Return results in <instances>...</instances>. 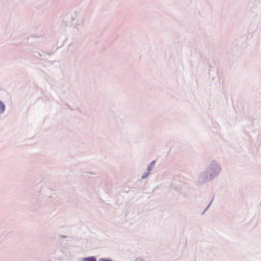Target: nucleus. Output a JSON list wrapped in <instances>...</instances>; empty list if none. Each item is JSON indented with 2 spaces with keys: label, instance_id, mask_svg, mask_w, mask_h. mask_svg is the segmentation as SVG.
<instances>
[{
  "label": "nucleus",
  "instance_id": "nucleus-1",
  "mask_svg": "<svg viewBox=\"0 0 261 261\" xmlns=\"http://www.w3.org/2000/svg\"><path fill=\"white\" fill-rule=\"evenodd\" d=\"M5 106L4 104L0 101V114L5 111Z\"/></svg>",
  "mask_w": 261,
  "mask_h": 261
},
{
  "label": "nucleus",
  "instance_id": "nucleus-2",
  "mask_svg": "<svg viewBox=\"0 0 261 261\" xmlns=\"http://www.w3.org/2000/svg\"><path fill=\"white\" fill-rule=\"evenodd\" d=\"M83 261H96V259L93 257L84 258L83 259Z\"/></svg>",
  "mask_w": 261,
  "mask_h": 261
},
{
  "label": "nucleus",
  "instance_id": "nucleus-3",
  "mask_svg": "<svg viewBox=\"0 0 261 261\" xmlns=\"http://www.w3.org/2000/svg\"><path fill=\"white\" fill-rule=\"evenodd\" d=\"M155 162L154 161L152 162L150 164V166H153Z\"/></svg>",
  "mask_w": 261,
  "mask_h": 261
},
{
  "label": "nucleus",
  "instance_id": "nucleus-4",
  "mask_svg": "<svg viewBox=\"0 0 261 261\" xmlns=\"http://www.w3.org/2000/svg\"><path fill=\"white\" fill-rule=\"evenodd\" d=\"M141 260V259L140 258H137L136 261H140Z\"/></svg>",
  "mask_w": 261,
  "mask_h": 261
},
{
  "label": "nucleus",
  "instance_id": "nucleus-5",
  "mask_svg": "<svg viewBox=\"0 0 261 261\" xmlns=\"http://www.w3.org/2000/svg\"><path fill=\"white\" fill-rule=\"evenodd\" d=\"M147 175H143V176H142V178H145V177H146V176H147Z\"/></svg>",
  "mask_w": 261,
  "mask_h": 261
},
{
  "label": "nucleus",
  "instance_id": "nucleus-6",
  "mask_svg": "<svg viewBox=\"0 0 261 261\" xmlns=\"http://www.w3.org/2000/svg\"><path fill=\"white\" fill-rule=\"evenodd\" d=\"M150 169H151V167H148V170L149 171H150Z\"/></svg>",
  "mask_w": 261,
  "mask_h": 261
}]
</instances>
